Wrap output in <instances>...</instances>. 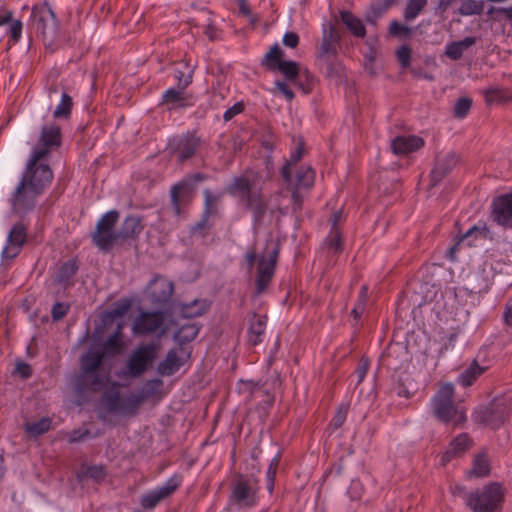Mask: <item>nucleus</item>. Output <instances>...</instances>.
Here are the masks:
<instances>
[{
  "label": "nucleus",
  "mask_w": 512,
  "mask_h": 512,
  "mask_svg": "<svg viewBox=\"0 0 512 512\" xmlns=\"http://www.w3.org/2000/svg\"><path fill=\"white\" fill-rule=\"evenodd\" d=\"M181 366V362L175 350H170L166 357L158 365V372L161 375L170 376L176 373Z\"/></svg>",
  "instance_id": "obj_36"
},
{
  "label": "nucleus",
  "mask_w": 512,
  "mask_h": 512,
  "mask_svg": "<svg viewBox=\"0 0 512 512\" xmlns=\"http://www.w3.org/2000/svg\"><path fill=\"white\" fill-rule=\"evenodd\" d=\"M206 179L207 175L198 172L185 177L171 187L170 200L175 215L179 216L182 205L192 201L196 184Z\"/></svg>",
  "instance_id": "obj_10"
},
{
  "label": "nucleus",
  "mask_w": 512,
  "mask_h": 512,
  "mask_svg": "<svg viewBox=\"0 0 512 512\" xmlns=\"http://www.w3.org/2000/svg\"><path fill=\"white\" fill-rule=\"evenodd\" d=\"M304 154V142L303 140H299L295 150H293L290 154L288 160H286L285 164L281 168L280 174L287 185L292 184V167L295 166L303 157Z\"/></svg>",
  "instance_id": "obj_30"
},
{
  "label": "nucleus",
  "mask_w": 512,
  "mask_h": 512,
  "mask_svg": "<svg viewBox=\"0 0 512 512\" xmlns=\"http://www.w3.org/2000/svg\"><path fill=\"white\" fill-rule=\"evenodd\" d=\"M228 503L238 509L254 507L258 502V482L253 477L237 474L230 485Z\"/></svg>",
  "instance_id": "obj_7"
},
{
  "label": "nucleus",
  "mask_w": 512,
  "mask_h": 512,
  "mask_svg": "<svg viewBox=\"0 0 512 512\" xmlns=\"http://www.w3.org/2000/svg\"><path fill=\"white\" fill-rule=\"evenodd\" d=\"M397 59L403 68H407L411 63V49L403 45L397 50Z\"/></svg>",
  "instance_id": "obj_62"
},
{
  "label": "nucleus",
  "mask_w": 512,
  "mask_h": 512,
  "mask_svg": "<svg viewBox=\"0 0 512 512\" xmlns=\"http://www.w3.org/2000/svg\"><path fill=\"white\" fill-rule=\"evenodd\" d=\"M341 34H324L316 54V65L320 72L329 79L343 76L344 67L338 58Z\"/></svg>",
  "instance_id": "obj_5"
},
{
  "label": "nucleus",
  "mask_w": 512,
  "mask_h": 512,
  "mask_svg": "<svg viewBox=\"0 0 512 512\" xmlns=\"http://www.w3.org/2000/svg\"><path fill=\"white\" fill-rule=\"evenodd\" d=\"M163 382L161 379L148 380L145 383L144 388L140 392L141 395H146V399L155 394L158 389L162 386Z\"/></svg>",
  "instance_id": "obj_61"
},
{
  "label": "nucleus",
  "mask_w": 512,
  "mask_h": 512,
  "mask_svg": "<svg viewBox=\"0 0 512 512\" xmlns=\"http://www.w3.org/2000/svg\"><path fill=\"white\" fill-rule=\"evenodd\" d=\"M472 103L473 101L469 97L459 98L454 105V116L459 119L465 118L472 107Z\"/></svg>",
  "instance_id": "obj_52"
},
{
  "label": "nucleus",
  "mask_w": 512,
  "mask_h": 512,
  "mask_svg": "<svg viewBox=\"0 0 512 512\" xmlns=\"http://www.w3.org/2000/svg\"><path fill=\"white\" fill-rule=\"evenodd\" d=\"M280 457L275 456L268 466L266 471V488L270 494L274 491L276 473L279 467Z\"/></svg>",
  "instance_id": "obj_50"
},
{
  "label": "nucleus",
  "mask_w": 512,
  "mask_h": 512,
  "mask_svg": "<svg viewBox=\"0 0 512 512\" xmlns=\"http://www.w3.org/2000/svg\"><path fill=\"white\" fill-rule=\"evenodd\" d=\"M238 6V13L243 17H247L252 26V29H256V23L258 22V16L252 13L249 6L248 0H236Z\"/></svg>",
  "instance_id": "obj_54"
},
{
  "label": "nucleus",
  "mask_w": 512,
  "mask_h": 512,
  "mask_svg": "<svg viewBox=\"0 0 512 512\" xmlns=\"http://www.w3.org/2000/svg\"><path fill=\"white\" fill-rule=\"evenodd\" d=\"M31 21L36 32L55 31L58 28L56 16L47 3L32 8Z\"/></svg>",
  "instance_id": "obj_19"
},
{
  "label": "nucleus",
  "mask_w": 512,
  "mask_h": 512,
  "mask_svg": "<svg viewBox=\"0 0 512 512\" xmlns=\"http://www.w3.org/2000/svg\"><path fill=\"white\" fill-rule=\"evenodd\" d=\"M491 217L497 225L512 228V190L493 198Z\"/></svg>",
  "instance_id": "obj_17"
},
{
  "label": "nucleus",
  "mask_w": 512,
  "mask_h": 512,
  "mask_svg": "<svg viewBox=\"0 0 512 512\" xmlns=\"http://www.w3.org/2000/svg\"><path fill=\"white\" fill-rule=\"evenodd\" d=\"M502 319L506 326L512 328V296H510L505 303Z\"/></svg>",
  "instance_id": "obj_64"
},
{
  "label": "nucleus",
  "mask_w": 512,
  "mask_h": 512,
  "mask_svg": "<svg viewBox=\"0 0 512 512\" xmlns=\"http://www.w3.org/2000/svg\"><path fill=\"white\" fill-rule=\"evenodd\" d=\"M288 189L291 191L292 212L299 214L303 209V196L296 188L288 187Z\"/></svg>",
  "instance_id": "obj_59"
},
{
  "label": "nucleus",
  "mask_w": 512,
  "mask_h": 512,
  "mask_svg": "<svg viewBox=\"0 0 512 512\" xmlns=\"http://www.w3.org/2000/svg\"><path fill=\"white\" fill-rule=\"evenodd\" d=\"M182 481L181 474L172 475L162 486L143 494L140 498V505L144 509H154L161 501L171 497L179 489Z\"/></svg>",
  "instance_id": "obj_16"
},
{
  "label": "nucleus",
  "mask_w": 512,
  "mask_h": 512,
  "mask_svg": "<svg viewBox=\"0 0 512 512\" xmlns=\"http://www.w3.org/2000/svg\"><path fill=\"white\" fill-rule=\"evenodd\" d=\"M483 94L487 105L502 104L511 101L509 91L504 88H488Z\"/></svg>",
  "instance_id": "obj_38"
},
{
  "label": "nucleus",
  "mask_w": 512,
  "mask_h": 512,
  "mask_svg": "<svg viewBox=\"0 0 512 512\" xmlns=\"http://www.w3.org/2000/svg\"><path fill=\"white\" fill-rule=\"evenodd\" d=\"M102 399L110 411H120L121 397L120 392L116 388L106 390L102 395Z\"/></svg>",
  "instance_id": "obj_48"
},
{
  "label": "nucleus",
  "mask_w": 512,
  "mask_h": 512,
  "mask_svg": "<svg viewBox=\"0 0 512 512\" xmlns=\"http://www.w3.org/2000/svg\"><path fill=\"white\" fill-rule=\"evenodd\" d=\"M487 369L488 367L480 366L477 360H473L471 364L459 374L457 382L463 387H469L473 385Z\"/></svg>",
  "instance_id": "obj_32"
},
{
  "label": "nucleus",
  "mask_w": 512,
  "mask_h": 512,
  "mask_svg": "<svg viewBox=\"0 0 512 512\" xmlns=\"http://www.w3.org/2000/svg\"><path fill=\"white\" fill-rule=\"evenodd\" d=\"M199 333V327L196 324H185L182 325L177 333L175 339L180 343H189L193 341Z\"/></svg>",
  "instance_id": "obj_43"
},
{
  "label": "nucleus",
  "mask_w": 512,
  "mask_h": 512,
  "mask_svg": "<svg viewBox=\"0 0 512 512\" xmlns=\"http://www.w3.org/2000/svg\"><path fill=\"white\" fill-rule=\"evenodd\" d=\"M347 413H348V406L347 405H340L331 422H330V426L333 427V429H338L340 428L344 422L346 421V417H347Z\"/></svg>",
  "instance_id": "obj_57"
},
{
  "label": "nucleus",
  "mask_w": 512,
  "mask_h": 512,
  "mask_svg": "<svg viewBox=\"0 0 512 512\" xmlns=\"http://www.w3.org/2000/svg\"><path fill=\"white\" fill-rule=\"evenodd\" d=\"M329 249L334 250L335 253L342 251V235L339 228H331V231L326 239Z\"/></svg>",
  "instance_id": "obj_55"
},
{
  "label": "nucleus",
  "mask_w": 512,
  "mask_h": 512,
  "mask_svg": "<svg viewBox=\"0 0 512 512\" xmlns=\"http://www.w3.org/2000/svg\"><path fill=\"white\" fill-rule=\"evenodd\" d=\"M368 300V287L363 285L358 293L357 301L351 310V315L358 322L363 315Z\"/></svg>",
  "instance_id": "obj_44"
},
{
  "label": "nucleus",
  "mask_w": 512,
  "mask_h": 512,
  "mask_svg": "<svg viewBox=\"0 0 512 512\" xmlns=\"http://www.w3.org/2000/svg\"><path fill=\"white\" fill-rule=\"evenodd\" d=\"M204 205L202 214L209 217H215L219 214V205L222 199V193L214 194L211 190L203 191Z\"/></svg>",
  "instance_id": "obj_35"
},
{
  "label": "nucleus",
  "mask_w": 512,
  "mask_h": 512,
  "mask_svg": "<svg viewBox=\"0 0 512 512\" xmlns=\"http://www.w3.org/2000/svg\"><path fill=\"white\" fill-rule=\"evenodd\" d=\"M61 144L62 133L58 124L50 123L42 126L38 142L31 154L33 162L46 158L52 150L59 148Z\"/></svg>",
  "instance_id": "obj_14"
},
{
  "label": "nucleus",
  "mask_w": 512,
  "mask_h": 512,
  "mask_svg": "<svg viewBox=\"0 0 512 512\" xmlns=\"http://www.w3.org/2000/svg\"><path fill=\"white\" fill-rule=\"evenodd\" d=\"M104 356L97 347H91L80 359V373L74 377L73 386L78 395L86 392H100L106 385V378L98 373Z\"/></svg>",
  "instance_id": "obj_3"
},
{
  "label": "nucleus",
  "mask_w": 512,
  "mask_h": 512,
  "mask_svg": "<svg viewBox=\"0 0 512 512\" xmlns=\"http://www.w3.org/2000/svg\"><path fill=\"white\" fill-rule=\"evenodd\" d=\"M267 316L253 313L249 319V327L247 332L248 343L252 346L261 344L265 337L267 324Z\"/></svg>",
  "instance_id": "obj_26"
},
{
  "label": "nucleus",
  "mask_w": 512,
  "mask_h": 512,
  "mask_svg": "<svg viewBox=\"0 0 512 512\" xmlns=\"http://www.w3.org/2000/svg\"><path fill=\"white\" fill-rule=\"evenodd\" d=\"M476 43L475 37H466L460 41H454L446 45L445 54L452 60H459L463 52Z\"/></svg>",
  "instance_id": "obj_34"
},
{
  "label": "nucleus",
  "mask_w": 512,
  "mask_h": 512,
  "mask_svg": "<svg viewBox=\"0 0 512 512\" xmlns=\"http://www.w3.org/2000/svg\"><path fill=\"white\" fill-rule=\"evenodd\" d=\"M208 309V305L204 300H194L191 303L182 304L180 314L184 318H196L202 316Z\"/></svg>",
  "instance_id": "obj_37"
},
{
  "label": "nucleus",
  "mask_w": 512,
  "mask_h": 512,
  "mask_svg": "<svg viewBox=\"0 0 512 512\" xmlns=\"http://www.w3.org/2000/svg\"><path fill=\"white\" fill-rule=\"evenodd\" d=\"M142 221L143 217L136 214L126 216L119 231L120 238L122 240L137 239L144 229Z\"/></svg>",
  "instance_id": "obj_29"
},
{
  "label": "nucleus",
  "mask_w": 512,
  "mask_h": 512,
  "mask_svg": "<svg viewBox=\"0 0 512 512\" xmlns=\"http://www.w3.org/2000/svg\"><path fill=\"white\" fill-rule=\"evenodd\" d=\"M304 93H310L314 85V76L308 69H300V76L295 83Z\"/></svg>",
  "instance_id": "obj_51"
},
{
  "label": "nucleus",
  "mask_w": 512,
  "mask_h": 512,
  "mask_svg": "<svg viewBox=\"0 0 512 512\" xmlns=\"http://www.w3.org/2000/svg\"><path fill=\"white\" fill-rule=\"evenodd\" d=\"M40 195L20 180L9 198L11 213L23 219L26 214L35 208L36 200Z\"/></svg>",
  "instance_id": "obj_15"
},
{
  "label": "nucleus",
  "mask_w": 512,
  "mask_h": 512,
  "mask_svg": "<svg viewBox=\"0 0 512 512\" xmlns=\"http://www.w3.org/2000/svg\"><path fill=\"white\" fill-rule=\"evenodd\" d=\"M473 446V440L467 433H461L453 438L449 448L443 453L441 461L443 464L451 461L453 458L465 454Z\"/></svg>",
  "instance_id": "obj_23"
},
{
  "label": "nucleus",
  "mask_w": 512,
  "mask_h": 512,
  "mask_svg": "<svg viewBox=\"0 0 512 512\" xmlns=\"http://www.w3.org/2000/svg\"><path fill=\"white\" fill-rule=\"evenodd\" d=\"M72 107V97L68 93L63 91L61 94V101L53 112V117L55 119H68L71 115Z\"/></svg>",
  "instance_id": "obj_41"
},
{
  "label": "nucleus",
  "mask_w": 512,
  "mask_h": 512,
  "mask_svg": "<svg viewBox=\"0 0 512 512\" xmlns=\"http://www.w3.org/2000/svg\"><path fill=\"white\" fill-rule=\"evenodd\" d=\"M503 502V488L496 482L485 485L466 497L467 506L474 512H500Z\"/></svg>",
  "instance_id": "obj_6"
},
{
  "label": "nucleus",
  "mask_w": 512,
  "mask_h": 512,
  "mask_svg": "<svg viewBox=\"0 0 512 512\" xmlns=\"http://www.w3.org/2000/svg\"><path fill=\"white\" fill-rule=\"evenodd\" d=\"M201 145L202 139L195 130L175 136L169 141L170 152L180 164L194 157Z\"/></svg>",
  "instance_id": "obj_12"
},
{
  "label": "nucleus",
  "mask_w": 512,
  "mask_h": 512,
  "mask_svg": "<svg viewBox=\"0 0 512 512\" xmlns=\"http://www.w3.org/2000/svg\"><path fill=\"white\" fill-rule=\"evenodd\" d=\"M150 297L153 303L165 304L174 293V284L167 278L157 275L149 283Z\"/></svg>",
  "instance_id": "obj_21"
},
{
  "label": "nucleus",
  "mask_w": 512,
  "mask_h": 512,
  "mask_svg": "<svg viewBox=\"0 0 512 512\" xmlns=\"http://www.w3.org/2000/svg\"><path fill=\"white\" fill-rule=\"evenodd\" d=\"M315 171L310 166H301L296 171L295 181L288 187L296 188L298 190H309L313 187L315 182Z\"/></svg>",
  "instance_id": "obj_31"
},
{
  "label": "nucleus",
  "mask_w": 512,
  "mask_h": 512,
  "mask_svg": "<svg viewBox=\"0 0 512 512\" xmlns=\"http://www.w3.org/2000/svg\"><path fill=\"white\" fill-rule=\"evenodd\" d=\"M282 56L283 51L281 48L277 44L274 45L265 56L267 67L270 70H276V65L284 61L282 60Z\"/></svg>",
  "instance_id": "obj_53"
},
{
  "label": "nucleus",
  "mask_w": 512,
  "mask_h": 512,
  "mask_svg": "<svg viewBox=\"0 0 512 512\" xmlns=\"http://www.w3.org/2000/svg\"><path fill=\"white\" fill-rule=\"evenodd\" d=\"M70 305L63 302H56L51 309V317L53 321L63 319L69 312Z\"/></svg>",
  "instance_id": "obj_58"
},
{
  "label": "nucleus",
  "mask_w": 512,
  "mask_h": 512,
  "mask_svg": "<svg viewBox=\"0 0 512 512\" xmlns=\"http://www.w3.org/2000/svg\"><path fill=\"white\" fill-rule=\"evenodd\" d=\"M124 328L123 322H117L116 329L112 335L98 348L104 357H113L119 355L124 347L122 340V330Z\"/></svg>",
  "instance_id": "obj_27"
},
{
  "label": "nucleus",
  "mask_w": 512,
  "mask_h": 512,
  "mask_svg": "<svg viewBox=\"0 0 512 512\" xmlns=\"http://www.w3.org/2000/svg\"><path fill=\"white\" fill-rule=\"evenodd\" d=\"M227 193L237 197L244 207L251 211L255 224H260L267 212L268 204L261 186L256 185L255 179L242 175L235 177L227 187Z\"/></svg>",
  "instance_id": "obj_2"
},
{
  "label": "nucleus",
  "mask_w": 512,
  "mask_h": 512,
  "mask_svg": "<svg viewBox=\"0 0 512 512\" xmlns=\"http://www.w3.org/2000/svg\"><path fill=\"white\" fill-rule=\"evenodd\" d=\"M455 389L452 383H444L432 398L434 416L445 424L454 427L463 425L467 417L464 411L458 409L454 401Z\"/></svg>",
  "instance_id": "obj_4"
},
{
  "label": "nucleus",
  "mask_w": 512,
  "mask_h": 512,
  "mask_svg": "<svg viewBox=\"0 0 512 512\" xmlns=\"http://www.w3.org/2000/svg\"><path fill=\"white\" fill-rule=\"evenodd\" d=\"M28 224L20 219L10 229L7 237L6 245L2 251V257L5 259H14L19 255L23 245L27 240Z\"/></svg>",
  "instance_id": "obj_18"
},
{
  "label": "nucleus",
  "mask_w": 512,
  "mask_h": 512,
  "mask_svg": "<svg viewBox=\"0 0 512 512\" xmlns=\"http://www.w3.org/2000/svg\"><path fill=\"white\" fill-rule=\"evenodd\" d=\"M53 180V172L48 164L33 162V156L27 161L26 168L21 181L33 188L37 193L42 194Z\"/></svg>",
  "instance_id": "obj_11"
},
{
  "label": "nucleus",
  "mask_w": 512,
  "mask_h": 512,
  "mask_svg": "<svg viewBox=\"0 0 512 512\" xmlns=\"http://www.w3.org/2000/svg\"><path fill=\"white\" fill-rule=\"evenodd\" d=\"M510 411V401L506 397H495L487 405L477 407L473 413V419L477 424L497 430L509 418Z\"/></svg>",
  "instance_id": "obj_8"
},
{
  "label": "nucleus",
  "mask_w": 512,
  "mask_h": 512,
  "mask_svg": "<svg viewBox=\"0 0 512 512\" xmlns=\"http://www.w3.org/2000/svg\"><path fill=\"white\" fill-rule=\"evenodd\" d=\"M78 269L77 260L69 259L59 267L56 281L64 286H70L72 284V278L76 275Z\"/></svg>",
  "instance_id": "obj_33"
},
{
  "label": "nucleus",
  "mask_w": 512,
  "mask_h": 512,
  "mask_svg": "<svg viewBox=\"0 0 512 512\" xmlns=\"http://www.w3.org/2000/svg\"><path fill=\"white\" fill-rule=\"evenodd\" d=\"M106 470L103 466L101 465H92V466H89L86 470V475L95 480L96 482H101L105 479L106 477Z\"/></svg>",
  "instance_id": "obj_60"
},
{
  "label": "nucleus",
  "mask_w": 512,
  "mask_h": 512,
  "mask_svg": "<svg viewBox=\"0 0 512 512\" xmlns=\"http://www.w3.org/2000/svg\"><path fill=\"white\" fill-rule=\"evenodd\" d=\"M276 70H279L288 81L296 83L298 76H300L299 64L294 61H283L276 65Z\"/></svg>",
  "instance_id": "obj_42"
},
{
  "label": "nucleus",
  "mask_w": 512,
  "mask_h": 512,
  "mask_svg": "<svg viewBox=\"0 0 512 512\" xmlns=\"http://www.w3.org/2000/svg\"><path fill=\"white\" fill-rule=\"evenodd\" d=\"M119 219L117 210L106 212L97 222L95 231L91 234L92 242L103 252L110 251L120 238V233L114 227Z\"/></svg>",
  "instance_id": "obj_9"
},
{
  "label": "nucleus",
  "mask_w": 512,
  "mask_h": 512,
  "mask_svg": "<svg viewBox=\"0 0 512 512\" xmlns=\"http://www.w3.org/2000/svg\"><path fill=\"white\" fill-rule=\"evenodd\" d=\"M157 356L156 346L152 343L136 348L126 363L124 374L130 378L142 376L153 364Z\"/></svg>",
  "instance_id": "obj_13"
},
{
  "label": "nucleus",
  "mask_w": 512,
  "mask_h": 512,
  "mask_svg": "<svg viewBox=\"0 0 512 512\" xmlns=\"http://www.w3.org/2000/svg\"><path fill=\"white\" fill-rule=\"evenodd\" d=\"M9 25L8 32H21L22 22L20 20H14L11 11L6 9H0V26Z\"/></svg>",
  "instance_id": "obj_47"
},
{
  "label": "nucleus",
  "mask_w": 512,
  "mask_h": 512,
  "mask_svg": "<svg viewBox=\"0 0 512 512\" xmlns=\"http://www.w3.org/2000/svg\"><path fill=\"white\" fill-rule=\"evenodd\" d=\"M461 6L459 7V12L462 15H474L480 14L483 11L484 4L483 1L478 0H460Z\"/></svg>",
  "instance_id": "obj_49"
},
{
  "label": "nucleus",
  "mask_w": 512,
  "mask_h": 512,
  "mask_svg": "<svg viewBox=\"0 0 512 512\" xmlns=\"http://www.w3.org/2000/svg\"><path fill=\"white\" fill-rule=\"evenodd\" d=\"M396 2L397 0H375L371 2L364 12V21L373 28H376L378 19L382 18Z\"/></svg>",
  "instance_id": "obj_28"
},
{
  "label": "nucleus",
  "mask_w": 512,
  "mask_h": 512,
  "mask_svg": "<svg viewBox=\"0 0 512 512\" xmlns=\"http://www.w3.org/2000/svg\"><path fill=\"white\" fill-rule=\"evenodd\" d=\"M280 244L267 241L265 253L258 255L256 246H250L244 254V262L246 264V270L251 273L255 263L256 265V277H255V290L254 295H262L272 283L275 275V270L279 258Z\"/></svg>",
  "instance_id": "obj_1"
},
{
  "label": "nucleus",
  "mask_w": 512,
  "mask_h": 512,
  "mask_svg": "<svg viewBox=\"0 0 512 512\" xmlns=\"http://www.w3.org/2000/svg\"><path fill=\"white\" fill-rule=\"evenodd\" d=\"M339 20L349 29V32H366L363 21L350 11L341 10Z\"/></svg>",
  "instance_id": "obj_39"
},
{
  "label": "nucleus",
  "mask_w": 512,
  "mask_h": 512,
  "mask_svg": "<svg viewBox=\"0 0 512 512\" xmlns=\"http://www.w3.org/2000/svg\"><path fill=\"white\" fill-rule=\"evenodd\" d=\"M369 366V360L367 358L362 357L355 370V374L357 376V384H360L364 380L369 370Z\"/></svg>",
  "instance_id": "obj_63"
},
{
  "label": "nucleus",
  "mask_w": 512,
  "mask_h": 512,
  "mask_svg": "<svg viewBox=\"0 0 512 512\" xmlns=\"http://www.w3.org/2000/svg\"><path fill=\"white\" fill-rule=\"evenodd\" d=\"M164 314L161 311L141 312L133 322V332L137 335L155 333L164 323Z\"/></svg>",
  "instance_id": "obj_20"
},
{
  "label": "nucleus",
  "mask_w": 512,
  "mask_h": 512,
  "mask_svg": "<svg viewBox=\"0 0 512 512\" xmlns=\"http://www.w3.org/2000/svg\"><path fill=\"white\" fill-rule=\"evenodd\" d=\"M146 400V395L132 394L125 399H121L120 410L127 413H134L138 407Z\"/></svg>",
  "instance_id": "obj_46"
},
{
  "label": "nucleus",
  "mask_w": 512,
  "mask_h": 512,
  "mask_svg": "<svg viewBox=\"0 0 512 512\" xmlns=\"http://www.w3.org/2000/svg\"><path fill=\"white\" fill-rule=\"evenodd\" d=\"M426 5V0H410L405 9V18L414 19Z\"/></svg>",
  "instance_id": "obj_56"
},
{
  "label": "nucleus",
  "mask_w": 512,
  "mask_h": 512,
  "mask_svg": "<svg viewBox=\"0 0 512 512\" xmlns=\"http://www.w3.org/2000/svg\"><path fill=\"white\" fill-rule=\"evenodd\" d=\"M490 472V463L485 453H479L474 457L472 469L470 471L471 476L484 477Z\"/></svg>",
  "instance_id": "obj_40"
},
{
  "label": "nucleus",
  "mask_w": 512,
  "mask_h": 512,
  "mask_svg": "<svg viewBox=\"0 0 512 512\" xmlns=\"http://www.w3.org/2000/svg\"><path fill=\"white\" fill-rule=\"evenodd\" d=\"M160 105H168V110L186 108L192 106V97L186 93V89L169 88L161 98Z\"/></svg>",
  "instance_id": "obj_24"
},
{
  "label": "nucleus",
  "mask_w": 512,
  "mask_h": 512,
  "mask_svg": "<svg viewBox=\"0 0 512 512\" xmlns=\"http://www.w3.org/2000/svg\"><path fill=\"white\" fill-rule=\"evenodd\" d=\"M51 424L52 420L49 417H43L36 422L27 423L25 425V430L29 434L37 437L49 431Z\"/></svg>",
  "instance_id": "obj_45"
},
{
  "label": "nucleus",
  "mask_w": 512,
  "mask_h": 512,
  "mask_svg": "<svg viewBox=\"0 0 512 512\" xmlns=\"http://www.w3.org/2000/svg\"><path fill=\"white\" fill-rule=\"evenodd\" d=\"M424 140L416 135L397 136L391 141V150L395 155H407L424 146Z\"/></svg>",
  "instance_id": "obj_25"
},
{
  "label": "nucleus",
  "mask_w": 512,
  "mask_h": 512,
  "mask_svg": "<svg viewBox=\"0 0 512 512\" xmlns=\"http://www.w3.org/2000/svg\"><path fill=\"white\" fill-rule=\"evenodd\" d=\"M458 156L455 152H448L444 156H438L435 166L431 171V181L433 185L440 183L456 166Z\"/></svg>",
  "instance_id": "obj_22"
}]
</instances>
